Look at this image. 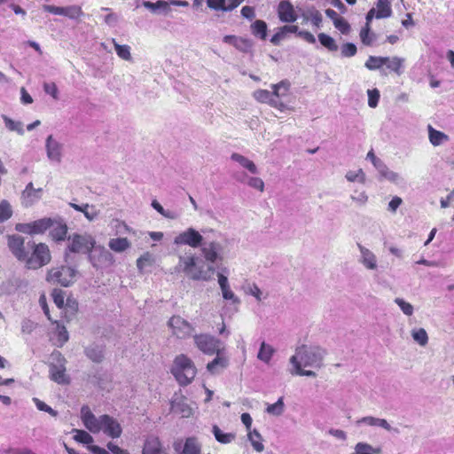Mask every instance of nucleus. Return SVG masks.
Here are the masks:
<instances>
[{
  "instance_id": "1",
  "label": "nucleus",
  "mask_w": 454,
  "mask_h": 454,
  "mask_svg": "<svg viewBox=\"0 0 454 454\" xmlns=\"http://www.w3.org/2000/svg\"><path fill=\"white\" fill-rule=\"evenodd\" d=\"M225 243L220 240H207L195 229L187 230L177 234L174 239L175 245H187L192 248L200 247V255L189 251L178 255V262L175 271L184 273L193 281L208 282L214 279L218 263L225 257Z\"/></svg>"
},
{
  "instance_id": "2",
  "label": "nucleus",
  "mask_w": 454,
  "mask_h": 454,
  "mask_svg": "<svg viewBox=\"0 0 454 454\" xmlns=\"http://www.w3.org/2000/svg\"><path fill=\"white\" fill-rule=\"evenodd\" d=\"M325 350L317 346L301 345L295 350V354L290 357L292 365L301 364V366L320 368Z\"/></svg>"
},
{
  "instance_id": "3",
  "label": "nucleus",
  "mask_w": 454,
  "mask_h": 454,
  "mask_svg": "<svg viewBox=\"0 0 454 454\" xmlns=\"http://www.w3.org/2000/svg\"><path fill=\"white\" fill-rule=\"evenodd\" d=\"M171 372L180 385L187 386L195 378L197 369L191 358L181 354L175 358Z\"/></svg>"
},
{
  "instance_id": "4",
  "label": "nucleus",
  "mask_w": 454,
  "mask_h": 454,
  "mask_svg": "<svg viewBox=\"0 0 454 454\" xmlns=\"http://www.w3.org/2000/svg\"><path fill=\"white\" fill-rule=\"evenodd\" d=\"M51 363L49 364L50 379L60 385L68 384L70 382L69 376L66 373L67 360L59 351H54L51 355Z\"/></svg>"
},
{
  "instance_id": "5",
  "label": "nucleus",
  "mask_w": 454,
  "mask_h": 454,
  "mask_svg": "<svg viewBox=\"0 0 454 454\" xmlns=\"http://www.w3.org/2000/svg\"><path fill=\"white\" fill-rule=\"evenodd\" d=\"M27 247L33 249L31 256L27 255V258L25 260L28 269H39L50 262L51 253L47 245L43 243L35 245L34 242H28Z\"/></svg>"
},
{
  "instance_id": "6",
  "label": "nucleus",
  "mask_w": 454,
  "mask_h": 454,
  "mask_svg": "<svg viewBox=\"0 0 454 454\" xmlns=\"http://www.w3.org/2000/svg\"><path fill=\"white\" fill-rule=\"evenodd\" d=\"M67 241V252L77 254H88L96 245L95 239L89 233L72 234L68 237ZM67 255V253H66V258Z\"/></svg>"
},
{
  "instance_id": "7",
  "label": "nucleus",
  "mask_w": 454,
  "mask_h": 454,
  "mask_svg": "<svg viewBox=\"0 0 454 454\" xmlns=\"http://www.w3.org/2000/svg\"><path fill=\"white\" fill-rule=\"evenodd\" d=\"M76 270L68 266L52 268L49 270L46 280L51 284H59L62 286H69L74 282Z\"/></svg>"
},
{
  "instance_id": "8",
  "label": "nucleus",
  "mask_w": 454,
  "mask_h": 454,
  "mask_svg": "<svg viewBox=\"0 0 454 454\" xmlns=\"http://www.w3.org/2000/svg\"><path fill=\"white\" fill-rule=\"evenodd\" d=\"M89 260L94 268L103 269L114 264L113 254L102 246H94L92 250L88 253Z\"/></svg>"
},
{
  "instance_id": "9",
  "label": "nucleus",
  "mask_w": 454,
  "mask_h": 454,
  "mask_svg": "<svg viewBox=\"0 0 454 454\" xmlns=\"http://www.w3.org/2000/svg\"><path fill=\"white\" fill-rule=\"evenodd\" d=\"M193 340L195 346L206 355L212 356L223 348L220 340L210 334H195Z\"/></svg>"
},
{
  "instance_id": "10",
  "label": "nucleus",
  "mask_w": 454,
  "mask_h": 454,
  "mask_svg": "<svg viewBox=\"0 0 454 454\" xmlns=\"http://www.w3.org/2000/svg\"><path fill=\"white\" fill-rule=\"evenodd\" d=\"M45 152L47 159L56 164H60L64 156V145L57 140L52 135L45 139Z\"/></svg>"
},
{
  "instance_id": "11",
  "label": "nucleus",
  "mask_w": 454,
  "mask_h": 454,
  "mask_svg": "<svg viewBox=\"0 0 454 454\" xmlns=\"http://www.w3.org/2000/svg\"><path fill=\"white\" fill-rule=\"evenodd\" d=\"M168 325L171 328L173 334L179 339L189 337L194 330L192 325L180 316L170 317Z\"/></svg>"
},
{
  "instance_id": "12",
  "label": "nucleus",
  "mask_w": 454,
  "mask_h": 454,
  "mask_svg": "<svg viewBox=\"0 0 454 454\" xmlns=\"http://www.w3.org/2000/svg\"><path fill=\"white\" fill-rule=\"evenodd\" d=\"M359 250L358 262L369 271H377L379 269L377 255L369 248L357 244Z\"/></svg>"
},
{
  "instance_id": "13",
  "label": "nucleus",
  "mask_w": 454,
  "mask_h": 454,
  "mask_svg": "<svg viewBox=\"0 0 454 454\" xmlns=\"http://www.w3.org/2000/svg\"><path fill=\"white\" fill-rule=\"evenodd\" d=\"M52 224V218L45 217L29 223L17 225L19 231L27 234H42L50 229Z\"/></svg>"
},
{
  "instance_id": "14",
  "label": "nucleus",
  "mask_w": 454,
  "mask_h": 454,
  "mask_svg": "<svg viewBox=\"0 0 454 454\" xmlns=\"http://www.w3.org/2000/svg\"><path fill=\"white\" fill-rule=\"evenodd\" d=\"M81 419L90 432L96 434L101 431V416L96 417L89 406L83 405L81 408Z\"/></svg>"
},
{
  "instance_id": "15",
  "label": "nucleus",
  "mask_w": 454,
  "mask_h": 454,
  "mask_svg": "<svg viewBox=\"0 0 454 454\" xmlns=\"http://www.w3.org/2000/svg\"><path fill=\"white\" fill-rule=\"evenodd\" d=\"M73 433H74V440L77 442L87 444V449L93 454H110L108 450L99 446L91 445L94 439L88 432L81 429H74Z\"/></svg>"
},
{
  "instance_id": "16",
  "label": "nucleus",
  "mask_w": 454,
  "mask_h": 454,
  "mask_svg": "<svg viewBox=\"0 0 454 454\" xmlns=\"http://www.w3.org/2000/svg\"><path fill=\"white\" fill-rule=\"evenodd\" d=\"M101 431L111 438H119L121 435L122 428L120 423L109 415H101Z\"/></svg>"
},
{
  "instance_id": "17",
  "label": "nucleus",
  "mask_w": 454,
  "mask_h": 454,
  "mask_svg": "<svg viewBox=\"0 0 454 454\" xmlns=\"http://www.w3.org/2000/svg\"><path fill=\"white\" fill-rule=\"evenodd\" d=\"M42 193V188L35 189L33 183H28L21 193V204L26 207H31L32 205H34L35 203L41 200Z\"/></svg>"
},
{
  "instance_id": "18",
  "label": "nucleus",
  "mask_w": 454,
  "mask_h": 454,
  "mask_svg": "<svg viewBox=\"0 0 454 454\" xmlns=\"http://www.w3.org/2000/svg\"><path fill=\"white\" fill-rule=\"evenodd\" d=\"M142 454H168V451L159 437L150 435L144 442Z\"/></svg>"
},
{
  "instance_id": "19",
  "label": "nucleus",
  "mask_w": 454,
  "mask_h": 454,
  "mask_svg": "<svg viewBox=\"0 0 454 454\" xmlns=\"http://www.w3.org/2000/svg\"><path fill=\"white\" fill-rule=\"evenodd\" d=\"M8 246L12 254L21 261L27 258V253L25 248V240L20 235H12L8 239Z\"/></svg>"
},
{
  "instance_id": "20",
  "label": "nucleus",
  "mask_w": 454,
  "mask_h": 454,
  "mask_svg": "<svg viewBox=\"0 0 454 454\" xmlns=\"http://www.w3.org/2000/svg\"><path fill=\"white\" fill-rule=\"evenodd\" d=\"M215 354L216 356L207 365V370L211 374H219L229 365V358L223 356V348Z\"/></svg>"
},
{
  "instance_id": "21",
  "label": "nucleus",
  "mask_w": 454,
  "mask_h": 454,
  "mask_svg": "<svg viewBox=\"0 0 454 454\" xmlns=\"http://www.w3.org/2000/svg\"><path fill=\"white\" fill-rule=\"evenodd\" d=\"M217 280L224 300L231 301L233 304H239L240 300L231 289L228 278L223 273H217Z\"/></svg>"
},
{
  "instance_id": "22",
  "label": "nucleus",
  "mask_w": 454,
  "mask_h": 454,
  "mask_svg": "<svg viewBox=\"0 0 454 454\" xmlns=\"http://www.w3.org/2000/svg\"><path fill=\"white\" fill-rule=\"evenodd\" d=\"M50 234L55 241L65 240L67 234V223L60 218H52V224L50 227Z\"/></svg>"
},
{
  "instance_id": "23",
  "label": "nucleus",
  "mask_w": 454,
  "mask_h": 454,
  "mask_svg": "<svg viewBox=\"0 0 454 454\" xmlns=\"http://www.w3.org/2000/svg\"><path fill=\"white\" fill-rule=\"evenodd\" d=\"M278 17L282 22H294L297 16L294 12V6L288 1H282L278 4Z\"/></svg>"
},
{
  "instance_id": "24",
  "label": "nucleus",
  "mask_w": 454,
  "mask_h": 454,
  "mask_svg": "<svg viewBox=\"0 0 454 454\" xmlns=\"http://www.w3.org/2000/svg\"><path fill=\"white\" fill-rule=\"evenodd\" d=\"M171 409L175 413L181 415L183 418H189L192 415V409L184 397L175 398L171 402Z\"/></svg>"
},
{
  "instance_id": "25",
  "label": "nucleus",
  "mask_w": 454,
  "mask_h": 454,
  "mask_svg": "<svg viewBox=\"0 0 454 454\" xmlns=\"http://www.w3.org/2000/svg\"><path fill=\"white\" fill-rule=\"evenodd\" d=\"M427 130L429 141L434 146H439L443 143L448 142L450 139L448 135L442 131L436 130L431 125L427 126Z\"/></svg>"
},
{
  "instance_id": "26",
  "label": "nucleus",
  "mask_w": 454,
  "mask_h": 454,
  "mask_svg": "<svg viewBox=\"0 0 454 454\" xmlns=\"http://www.w3.org/2000/svg\"><path fill=\"white\" fill-rule=\"evenodd\" d=\"M70 207L76 211L82 212L89 221L95 220L99 215V211L97 210L94 206H90L89 204L77 205L70 203Z\"/></svg>"
},
{
  "instance_id": "27",
  "label": "nucleus",
  "mask_w": 454,
  "mask_h": 454,
  "mask_svg": "<svg viewBox=\"0 0 454 454\" xmlns=\"http://www.w3.org/2000/svg\"><path fill=\"white\" fill-rule=\"evenodd\" d=\"M231 159L236 162H238L242 168L247 169L251 174H257L258 169L254 161L250 160L248 158L239 154L238 153H233L231 155Z\"/></svg>"
},
{
  "instance_id": "28",
  "label": "nucleus",
  "mask_w": 454,
  "mask_h": 454,
  "mask_svg": "<svg viewBox=\"0 0 454 454\" xmlns=\"http://www.w3.org/2000/svg\"><path fill=\"white\" fill-rule=\"evenodd\" d=\"M382 449L375 447L365 442H359L354 447V452L351 454H381Z\"/></svg>"
},
{
  "instance_id": "29",
  "label": "nucleus",
  "mask_w": 454,
  "mask_h": 454,
  "mask_svg": "<svg viewBox=\"0 0 454 454\" xmlns=\"http://www.w3.org/2000/svg\"><path fill=\"white\" fill-rule=\"evenodd\" d=\"M271 89L275 98H282L287 96L291 87V83L287 80H282L281 82L271 84Z\"/></svg>"
},
{
  "instance_id": "30",
  "label": "nucleus",
  "mask_w": 454,
  "mask_h": 454,
  "mask_svg": "<svg viewBox=\"0 0 454 454\" xmlns=\"http://www.w3.org/2000/svg\"><path fill=\"white\" fill-rule=\"evenodd\" d=\"M375 9L376 19H386L392 15L391 4L388 0H378Z\"/></svg>"
},
{
  "instance_id": "31",
  "label": "nucleus",
  "mask_w": 454,
  "mask_h": 454,
  "mask_svg": "<svg viewBox=\"0 0 454 454\" xmlns=\"http://www.w3.org/2000/svg\"><path fill=\"white\" fill-rule=\"evenodd\" d=\"M375 168L378 170L380 176L384 179H387L392 183H398L400 176L396 172L390 170L387 165L382 161L380 162Z\"/></svg>"
},
{
  "instance_id": "32",
  "label": "nucleus",
  "mask_w": 454,
  "mask_h": 454,
  "mask_svg": "<svg viewBox=\"0 0 454 454\" xmlns=\"http://www.w3.org/2000/svg\"><path fill=\"white\" fill-rule=\"evenodd\" d=\"M212 433L215 440L223 444L231 443L236 437L233 433H223L217 425L212 427Z\"/></svg>"
},
{
  "instance_id": "33",
  "label": "nucleus",
  "mask_w": 454,
  "mask_h": 454,
  "mask_svg": "<svg viewBox=\"0 0 454 454\" xmlns=\"http://www.w3.org/2000/svg\"><path fill=\"white\" fill-rule=\"evenodd\" d=\"M362 43L365 46H372L378 39V35L371 31V27L364 26L359 33Z\"/></svg>"
},
{
  "instance_id": "34",
  "label": "nucleus",
  "mask_w": 454,
  "mask_h": 454,
  "mask_svg": "<svg viewBox=\"0 0 454 454\" xmlns=\"http://www.w3.org/2000/svg\"><path fill=\"white\" fill-rule=\"evenodd\" d=\"M108 247L116 253H121L130 247V242L126 238H115L109 240Z\"/></svg>"
},
{
  "instance_id": "35",
  "label": "nucleus",
  "mask_w": 454,
  "mask_h": 454,
  "mask_svg": "<svg viewBox=\"0 0 454 454\" xmlns=\"http://www.w3.org/2000/svg\"><path fill=\"white\" fill-rule=\"evenodd\" d=\"M247 437L255 451L262 452L264 450L262 437L256 429L247 431Z\"/></svg>"
},
{
  "instance_id": "36",
  "label": "nucleus",
  "mask_w": 454,
  "mask_h": 454,
  "mask_svg": "<svg viewBox=\"0 0 454 454\" xmlns=\"http://www.w3.org/2000/svg\"><path fill=\"white\" fill-rule=\"evenodd\" d=\"M274 353L275 349L273 347L267 344L265 341H262L257 354V358L265 364H269Z\"/></svg>"
},
{
  "instance_id": "37",
  "label": "nucleus",
  "mask_w": 454,
  "mask_h": 454,
  "mask_svg": "<svg viewBox=\"0 0 454 454\" xmlns=\"http://www.w3.org/2000/svg\"><path fill=\"white\" fill-rule=\"evenodd\" d=\"M178 454H200V445L197 439L194 437L187 438L182 452Z\"/></svg>"
},
{
  "instance_id": "38",
  "label": "nucleus",
  "mask_w": 454,
  "mask_h": 454,
  "mask_svg": "<svg viewBox=\"0 0 454 454\" xmlns=\"http://www.w3.org/2000/svg\"><path fill=\"white\" fill-rule=\"evenodd\" d=\"M253 97L255 100L260 103L268 104L270 106L271 101L274 99L273 91H269L267 90H256L253 93Z\"/></svg>"
},
{
  "instance_id": "39",
  "label": "nucleus",
  "mask_w": 454,
  "mask_h": 454,
  "mask_svg": "<svg viewBox=\"0 0 454 454\" xmlns=\"http://www.w3.org/2000/svg\"><path fill=\"white\" fill-rule=\"evenodd\" d=\"M112 43L114 46L116 54L123 60H131L130 47L127 44H119L115 39H112Z\"/></svg>"
},
{
  "instance_id": "40",
  "label": "nucleus",
  "mask_w": 454,
  "mask_h": 454,
  "mask_svg": "<svg viewBox=\"0 0 454 454\" xmlns=\"http://www.w3.org/2000/svg\"><path fill=\"white\" fill-rule=\"evenodd\" d=\"M411 337L418 344L425 347L428 342V335L424 328H414L411 332Z\"/></svg>"
},
{
  "instance_id": "41",
  "label": "nucleus",
  "mask_w": 454,
  "mask_h": 454,
  "mask_svg": "<svg viewBox=\"0 0 454 454\" xmlns=\"http://www.w3.org/2000/svg\"><path fill=\"white\" fill-rule=\"evenodd\" d=\"M252 33L261 39H265L267 35V24L263 20H257L251 25Z\"/></svg>"
},
{
  "instance_id": "42",
  "label": "nucleus",
  "mask_w": 454,
  "mask_h": 454,
  "mask_svg": "<svg viewBox=\"0 0 454 454\" xmlns=\"http://www.w3.org/2000/svg\"><path fill=\"white\" fill-rule=\"evenodd\" d=\"M71 20H78L82 16H83V12L82 8L78 5H69L63 7V15Z\"/></svg>"
},
{
  "instance_id": "43",
  "label": "nucleus",
  "mask_w": 454,
  "mask_h": 454,
  "mask_svg": "<svg viewBox=\"0 0 454 454\" xmlns=\"http://www.w3.org/2000/svg\"><path fill=\"white\" fill-rule=\"evenodd\" d=\"M386 60H387V57L370 56L366 60L364 66L369 70H376L380 68L383 65H385Z\"/></svg>"
},
{
  "instance_id": "44",
  "label": "nucleus",
  "mask_w": 454,
  "mask_h": 454,
  "mask_svg": "<svg viewBox=\"0 0 454 454\" xmlns=\"http://www.w3.org/2000/svg\"><path fill=\"white\" fill-rule=\"evenodd\" d=\"M403 62H404V59L402 58H399V57L388 58L387 57V60H386L385 65H387V67L389 70L396 73L397 74H402L401 68L403 67Z\"/></svg>"
},
{
  "instance_id": "45",
  "label": "nucleus",
  "mask_w": 454,
  "mask_h": 454,
  "mask_svg": "<svg viewBox=\"0 0 454 454\" xmlns=\"http://www.w3.org/2000/svg\"><path fill=\"white\" fill-rule=\"evenodd\" d=\"M86 356L95 363H100L104 358L103 350L99 347L90 346L85 349Z\"/></svg>"
},
{
  "instance_id": "46",
  "label": "nucleus",
  "mask_w": 454,
  "mask_h": 454,
  "mask_svg": "<svg viewBox=\"0 0 454 454\" xmlns=\"http://www.w3.org/2000/svg\"><path fill=\"white\" fill-rule=\"evenodd\" d=\"M5 127L11 131H16L19 135H24L23 123L12 120L6 115H3Z\"/></svg>"
},
{
  "instance_id": "47",
  "label": "nucleus",
  "mask_w": 454,
  "mask_h": 454,
  "mask_svg": "<svg viewBox=\"0 0 454 454\" xmlns=\"http://www.w3.org/2000/svg\"><path fill=\"white\" fill-rule=\"evenodd\" d=\"M143 5L152 11V12H156L157 10H162L163 12H168L169 11V4L166 1H163V0H159L155 3H153V2H149V1H145L143 3Z\"/></svg>"
},
{
  "instance_id": "48",
  "label": "nucleus",
  "mask_w": 454,
  "mask_h": 454,
  "mask_svg": "<svg viewBox=\"0 0 454 454\" xmlns=\"http://www.w3.org/2000/svg\"><path fill=\"white\" fill-rule=\"evenodd\" d=\"M318 40L320 43L330 51H336L338 50V45L336 44L334 39L330 35L325 33H320L318 35Z\"/></svg>"
},
{
  "instance_id": "49",
  "label": "nucleus",
  "mask_w": 454,
  "mask_h": 454,
  "mask_svg": "<svg viewBox=\"0 0 454 454\" xmlns=\"http://www.w3.org/2000/svg\"><path fill=\"white\" fill-rule=\"evenodd\" d=\"M345 177L349 182H358L360 184L365 183V174L362 168H359L356 171H348L345 175Z\"/></svg>"
},
{
  "instance_id": "50",
  "label": "nucleus",
  "mask_w": 454,
  "mask_h": 454,
  "mask_svg": "<svg viewBox=\"0 0 454 454\" xmlns=\"http://www.w3.org/2000/svg\"><path fill=\"white\" fill-rule=\"evenodd\" d=\"M284 399L280 397L275 403L268 405L266 411L274 416H280L284 412Z\"/></svg>"
},
{
  "instance_id": "51",
  "label": "nucleus",
  "mask_w": 454,
  "mask_h": 454,
  "mask_svg": "<svg viewBox=\"0 0 454 454\" xmlns=\"http://www.w3.org/2000/svg\"><path fill=\"white\" fill-rule=\"evenodd\" d=\"M54 323L57 325L58 346L61 347L68 340L69 335L64 325H59L57 321Z\"/></svg>"
},
{
  "instance_id": "52",
  "label": "nucleus",
  "mask_w": 454,
  "mask_h": 454,
  "mask_svg": "<svg viewBox=\"0 0 454 454\" xmlns=\"http://www.w3.org/2000/svg\"><path fill=\"white\" fill-rule=\"evenodd\" d=\"M12 215L11 205L4 200L0 203V223L8 220Z\"/></svg>"
},
{
  "instance_id": "53",
  "label": "nucleus",
  "mask_w": 454,
  "mask_h": 454,
  "mask_svg": "<svg viewBox=\"0 0 454 454\" xmlns=\"http://www.w3.org/2000/svg\"><path fill=\"white\" fill-rule=\"evenodd\" d=\"M395 303L399 306L404 315L411 316L413 314V306L410 302L404 301L403 298H395Z\"/></svg>"
},
{
  "instance_id": "54",
  "label": "nucleus",
  "mask_w": 454,
  "mask_h": 454,
  "mask_svg": "<svg viewBox=\"0 0 454 454\" xmlns=\"http://www.w3.org/2000/svg\"><path fill=\"white\" fill-rule=\"evenodd\" d=\"M152 262H153V256L150 253L146 252L137 260V267L139 271H143V270L145 267L151 265Z\"/></svg>"
},
{
  "instance_id": "55",
  "label": "nucleus",
  "mask_w": 454,
  "mask_h": 454,
  "mask_svg": "<svg viewBox=\"0 0 454 454\" xmlns=\"http://www.w3.org/2000/svg\"><path fill=\"white\" fill-rule=\"evenodd\" d=\"M253 48V43L251 40L247 38L239 37L238 39V43L236 45V49L241 52L247 53L250 52Z\"/></svg>"
},
{
  "instance_id": "56",
  "label": "nucleus",
  "mask_w": 454,
  "mask_h": 454,
  "mask_svg": "<svg viewBox=\"0 0 454 454\" xmlns=\"http://www.w3.org/2000/svg\"><path fill=\"white\" fill-rule=\"evenodd\" d=\"M112 226L115 231L116 234H125L132 231V229L129 228L124 222L115 219L112 222Z\"/></svg>"
},
{
  "instance_id": "57",
  "label": "nucleus",
  "mask_w": 454,
  "mask_h": 454,
  "mask_svg": "<svg viewBox=\"0 0 454 454\" xmlns=\"http://www.w3.org/2000/svg\"><path fill=\"white\" fill-rule=\"evenodd\" d=\"M33 402L35 404L36 408L39 411H45L51 415L52 417L58 416V411L53 410L51 407H50L48 404H46L44 402L41 401L40 399L34 397Z\"/></svg>"
},
{
  "instance_id": "58",
  "label": "nucleus",
  "mask_w": 454,
  "mask_h": 454,
  "mask_svg": "<svg viewBox=\"0 0 454 454\" xmlns=\"http://www.w3.org/2000/svg\"><path fill=\"white\" fill-rule=\"evenodd\" d=\"M207 5L213 11L226 12V0H207Z\"/></svg>"
},
{
  "instance_id": "59",
  "label": "nucleus",
  "mask_w": 454,
  "mask_h": 454,
  "mask_svg": "<svg viewBox=\"0 0 454 454\" xmlns=\"http://www.w3.org/2000/svg\"><path fill=\"white\" fill-rule=\"evenodd\" d=\"M380 420H381L380 418H376L373 416H366V417H363L360 419H358L356 421V423L358 425H365V426H369V427H380Z\"/></svg>"
},
{
  "instance_id": "60",
  "label": "nucleus",
  "mask_w": 454,
  "mask_h": 454,
  "mask_svg": "<svg viewBox=\"0 0 454 454\" xmlns=\"http://www.w3.org/2000/svg\"><path fill=\"white\" fill-rule=\"evenodd\" d=\"M292 375L316 377V372L310 370H304L301 364L293 365V369L290 371Z\"/></svg>"
},
{
  "instance_id": "61",
  "label": "nucleus",
  "mask_w": 454,
  "mask_h": 454,
  "mask_svg": "<svg viewBox=\"0 0 454 454\" xmlns=\"http://www.w3.org/2000/svg\"><path fill=\"white\" fill-rule=\"evenodd\" d=\"M356 46L352 43H346L341 46V55L345 58L353 57L356 54Z\"/></svg>"
},
{
  "instance_id": "62",
  "label": "nucleus",
  "mask_w": 454,
  "mask_h": 454,
  "mask_svg": "<svg viewBox=\"0 0 454 454\" xmlns=\"http://www.w3.org/2000/svg\"><path fill=\"white\" fill-rule=\"evenodd\" d=\"M51 295L57 307L59 309L63 308L65 303V292L61 289H54Z\"/></svg>"
},
{
  "instance_id": "63",
  "label": "nucleus",
  "mask_w": 454,
  "mask_h": 454,
  "mask_svg": "<svg viewBox=\"0 0 454 454\" xmlns=\"http://www.w3.org/2000/svg\"><path fill=\"white\" fill-rule=\"evenodd\" d=\"M368 106L374 108L378 106L380 99V91L377 89L368 90Z\"/></svg>"
},
{
  "instance_id": "64",
  "label": "nucleus",
  "mask_w": 454,
  "mask_h": 454,
  "mask_svg": "<svg viewBox=\"0 0 454 454\" xmlns=\"http://www.w3.org/2000/svg\"><path fill=\"white\" fill-rule=\"evenodd\" d=\"M350 199L359 206H364L368 201V196L365 192H358L357 191H355L354 194L350 196Z\"/></svg>"
}]
</instances>
